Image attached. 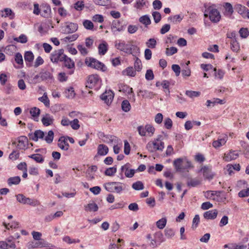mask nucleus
Segmentation results:
<instances>
[{
	"mask_svg": "<svg viewBox=\"0 0 249 249\" xmlns=\"http://www.w3.org/2000/svg\"><path fill=\"white\" fill-rule=\"evenodd\" d=\"M29 135L32 136V137H30V139L34 141L37 142L39 139L43 140L45 134L44 132L41 130H37L35 131L34 135L30 134Z\"/></svg>",
	"mask_w": 249,
	"mask_h": 249,
	"instance_id": "obj_20",
	"label": "nucleus"
},
{
	"mask_svg": "<svg viewBox=\"0 0 249 249\" xmlns=\"http://www.w3.org/2000/svg\"><path fill=\"white\" fill-rule=\"evenodd\" d=\"M123 75L134 77L136 75V71L134 70L133 67H129L122 71Z\"/></svg>",
	"mask_w": 249,
	"mask_h": 249,
	"instance_id": "obj_27",
	"label": "nucleus"
},
{
	"mask_svg": "<svg viewBox=\"0 0 249 249\" xmlns=\"http://www.w3.org/2000/svg\"><path fill=\"white\" fill-rule=\"evenodd\" d=\"M139 93L141 94L142 97L149 99H152L155 95L153 92L147 90H140Z\"/></svg>",
	"mask_w": 249,
	"mask_h": 249,
	"instance_id": "obj_28",
	"label": "nucleus"
},
{
	"mask_svg": "<svg viewBox=\"0 0 249 249\" xmlns=\"http://www.w3.org/2000/svg\"><path fill=\"white\" fill-rule=\"evenodd\" d=\"M83 24L86 29L91 30L93 29V24L89 20H85L83 21Z\"/></svg>",
	"mask_w": 249,
	"mask_h": 249,
	"instance_id": "obj_57",
	"label": "nucleus"
},
{
	"mask_svg": "<svg viewBox=\"0 0 249 249\" xmlns=\"http://www.w3.org/2000/svg\"><path fill=\"white\" fill-rule=\"evenodd\" d=\"M231 44V50L235 52H237L239 49L240 47L239 43L235 39H233L230 43Z\"/></svg>",
	"mask_w": 249,
	"mask_h": 249,
	"instance_id": "obj_41",
	"label": "nucleus"
},
{
	"mask_svg": "<svg viewBox=\"0 0 249 249\" xmlns=\"http://www.w3.org/2000/svg\"><path fill=\"white\" fill-rule=\"evenodd\" d=\"M66 58L64 53V50L60 49L53 51L50 55L51 61L53 63H57L58 61H63Z\"/></svg>",
	"mask_w": 249,
	"mask_h": 249,
	"instance_id": "obj_6",
	"label": "nucleus"
},
{
	"mask_svg": "<svg viewBox=\"0 0 249 249\" xmlns=\"http://www.w3.org/2000/svg\"><path fill=\"white\" fill-rule=\"evenodd\" d=\"M99 77L97 74H92L89 76L86 87L89 89L93 88L99 82Z\"/></svg>",
	"mask_w": 249,
	"mask_h": 249,
	"instance_id": "obj_10",
	"label": "nucleus"
},
{
	"mask_svg": "<svg viewBox=\"0 0 249 249\" xmlns=\"http://www.w3.org/2000/svg\"><path fill=\"white\" fill-rule=\"evenodd\" d=\"M134 68L135 71H140L142 69V62L138 57H135Z\"/></svg>",
	"mask_w": 249,
	"mask_h": 249,
	"instance_id": "obj_50",
	"label": "nucleus"
},
{
	"mask_svg": "<svg viewBox=\"0 0 249 249\" xmlns=\"http://www.w3.org/2000/svg\"><path fill=\"white\" fill-rule=\"evenodd\" d=\"M119 91L124 93L131 94L133 93L132 88L126 85H121L119 87Z\"/></svg>",
	"mask_w": 249,
	"mask_h": 249,
	"instance_id": "obj_31",
	"label": "nucleus"
},
{
	"mask_svg": "<svg viewBox=\"0 0 249 249\" xmlns=\"http://www.w3.org/2000/svg\"><path fill=\"white\" fill-rule=\"evenodd\" d=\"M108 50L107 43L105 41H103L98 46V52L100 55H104Z\"/></svg>",
	"mask_w": 249,
	"mask_h": 249,
	"instance_id": "obj_23",
	"label": "nucleus"
},
{
	"mask_svg": "<svg viewBox=\"0 0 249 249\" xmlns=\"http://www.w3.org/2000/svg\"><path fill=\"white\" fill-rule=\"evenodd\" d=\"M115 46L118 50L128 54H133L132 50L136 49L138 51L139 50V48L137 46L130 44H126L124 41H119L118 42L116 41Z\"/></svg>",
	"mask_w": 249,
	"mask_h": 249,
	"instance_id": "obj_4",
	"label": "nucleus"
},
{
	"mask_svg": "<svg viewBox=\"0 0 249 249\" xmlns=\"http://www.w3.org/2000/svg\"><path fill=\"white\" fill-rule=\"evenodd\" d=\"M30 113L34 118V120L38 121V117L40 113V109L36 107H34L30 109Z\"/></svg>",
	"mask_w": 249,
	"mask_h": 249,
	"instance_id": "obj_29",
	"label": "nucleus"
},
{
	"mask_svg": "<svg viewBox=\"0 0 249 249\" xmlns=\"http://www.w3.org/2000/svg\"><path fill=\"white\" fill-rule=\"evenodd\" d=\"M66 25L63 26L62 32L64 34H71L76 32L78 28V24L77 23L73 22H67Z\"/></svg>",
	"mask_w": 249,
	"mask_h": 249,
	"instance_id": "obj_8",
	"label": "nucleus"
},
{
	"mask_svg": "<svg viewBox=\"0 0 249 249\" xmlns=\"http://www.w3.org/2000/svg\"><path fill=\"white\" fill-rule=\"evenodd\" d=\"M73 7L77 11H82L84 7V2L83 1H77L74 4Z\"/></svg>",
	"mask_w": 249,
	"mask_h": 249,
	"instance_id": "obj_54",
	"label": "nucleus"
},
{
	"mask_svg": "<svg viewBox=\"0 0 249 249\" xmlns=\"http://www.w3.org/2000/svg\"><path fill=\"white\" fill-rule=\"evenodd\" d=\"M132 187L135 190H142L144 189V185L141 181H137L133 183Z\"/></svg>",
	"mask_w": 249,
	"mask_h": 249,
	"instance_id": "obj_47",
	"label": "nucleus"
},
{
	"mask_svg": "<svg viewBox=\"0 0 249 249\" xmlns=\"http://www.w3.org/2000/svg\"><path fill=\"white\" fill-rule=\"evenodd\" d=\"M84 209L86 212H96L98 210V207L95 203L93 202L85 205Z\"/></svg>",
	"mask_w": 249,
	"mask_h": 249,
	"instance_id": "obj_25",
	"label": "nucleus"
},
{
	"mask_svg": "<svg viewBox=\"0 0 249 249\" xmlns=\"http://www.w3.org/2000/svg\"><path fill=\"white\" fill-rule=\"evenodd\" d=\"M139 21L144 24L145 26L150 24L151 20L147 15L142 16L139 18Z\"/></svg>",
	"mask_w": 249,
	"mask_h": 249,
	"instance_id": "obj_40",
	"label": "nucleus"
},
{
	"mask_svg": "<svg viewBox=\"0 0 249 249\" xmlns=\"http://www.w3.org/2000/svg\"><path fill=\"white\" fill-rule=\"evenodd\" d=\"M213 71H214V75L215 78H218L219 79H222L224 75L225 74V71L221 69H218L217 70L216 68H214L213 69Z\"/></svg>",
	"mask_w": 249,
	"mask_h": 249,
	"instance_id": "obj_44",
	"label": "nucleus"
},
{
	"mask_svg": "<svg viewBox=\"0 0 249 249\" xmlns=\"http://www.w3.org/2000/svg\"><path fill=\"white\" fill-rule=\"evenodd\" d=\"M64 62V65L68 69H71L74 67V63L71 59L66 55V58L63 61Z\"/></svg>",
	"mask_w": 249,
	"mask_h": 249,
	"instance_id": "obj_35",
	"label": "nucleus"
},
{
	"mask_svg": "<svg viewBox=\"0 0 249 249\" xmlns=\"http://www.w3.org/2000/svg\"><path fill=\"white\" fill-rule=\"evenodd\" d=\"M227 137L226 136H224L222 138H219L217 140L213 142V146L215 148H218L225 144L227 142Z\"/></svg>",
	"mask_w": 249,
	"mask_h": 249,
	"instance_id": "obj_26",
	"label": "nucleus"
},
{
	"mask_svg": "<svg viewBox=\"0 0 249 249\" xmlns=\"http://www.w3.org/2000/svg\"><path fill=\"white\" fill-rule=\"evenodd\" d=\"M42 81V79L41 78V76L40 73L35 75L34 77L30 79V83L32 84H36V83H38Z\"/></svg>",
	"mask_w": 249,
	"mask_h": 249,
	"instance_id": "obj_62",
	"label": "nucleus"
},
{
	"mask_svg": "<svg viewBox=\"0 0 249 249\" xmlns=\"http://www.w3.org/2000/svg\"><path fill=\"white\" fill-rule=\"evenodd\" d=\"M25 204H28L35 207L40 205V202L37 199H31L29 197H27Z\"/></svg>",
	"mask_w": 249,
	"mask_h": 249,
	"instance_id": "obj_39",
	"label": "nucleus"
},
{
	"mask_svg": "<svg viewBox=\"0 0 249 249\" xmlns=\"http://www.w3.org/2000/svg\"><path fill=\"white\" fill-rule=\"evenodd\" d=\"M164 234L168 239L173 238L175 235V231L172 228H166L164 231Z\"/></svg>",
	"mask_w": 249,
	"mask_h": 249,
	"instance_id": "obj_37",
	"label": "nucleus"
},
{
	"mask_svg": "<svg viewBox=\"0 0 249 249\" xmlns=\"http://www.w3.org/2000/svg\"><path fill=\"white\" fill-rule=\"evenodd\" d=\"M122 110L124 112H128L131 109V105L127 100H124L121 104Z\"/></svg>",
	"mask_w": 249,
	"mask_h": 249,
	"instance_id": "obj_38",
	"label": "nucleus"
},
{
	"mask_svg": "<svg viewBox=\"0 0 249 249\" xmlns=\"http://www.w3.org/2000/svg\"><path fill=\"white\" fill-rule=\"evenodd\" d=\"M203 173V176L207 179H211L213 178L214 174L212 171V168L210 166H204L200 170Z\"/></svg>",
	"mask_w": 249,
	"mask_h": 249,
	"instance_id": "obj_13",
	"label": "nucleus"
},
{
	"mask_svg": "<svg viewBox=\"0 0 249 249\" xmlns=\"http://www.w3.org/2000/svg\"><path fill=\"white\" fill-rule=\"evenodd\" d=\"M130 164L126 163L121 167V171L124 172V175L126 177L131 178L133 177L135 170L134 169H129Z\"/></svg>",
	"mask_w": 249,
	"mask_h": 249,
	"instance_id": "obj_12",
	"label": "nucleus"
},
{
	"mask_svg": "<svg viewBox=\"0 0 249 249\" xmlns=\"http://www.w3.org/2000/svg\"><path fill=\"white\" fill-rule=\"evenodd\" d=\"M157 41L155 38H150L146 42V46L149 48L154 49L156 47Z\"/></svg>",
	"mask_w": 249,
	"mask_h": 249,
	"instance_id": "obj_49",
	"label": "nucleus"
},
{
	"mask_svg": "<svg viewBox=\"0 0 249 249\" xmlns=\"http://www.w3.org/2000/svg\"><path fill=\"white\" fill-rule=\"evenodd\" d=\"M101 99L104 101L107 105H109L111 103L114 98L113 93L109 90L108 91H105L100 96Z\"/></svg>",
	"mask_w": 249,
	"mask_h": 249,
	"instance_id": "obj_11",
	"label": "nucleus"
},
{
	"mask_svg": "<svg viewBox=\"0 0 249 249\" xmlns=\"http://www.w3.org/2000/svg\"><path fill=\"white\" fill-rule=\"evenodd\" d=\"M28 139L25 136H21L18 140L17 147L19 149L25 150L27 148Z\"/></svg>",
	"mask_w": 249,
	"mask_h": 249,
	"instance_id": "obj_18",
	"label": "nucleus"
},
{
	"mask_svg": "<svg viewBox=\"0 0 249 249\" xmlns=\"http://www.w3.org/2000/svg\"><path fill=\"white\" fill-rule=\"evenodd\" d=\"M177 52L178 49L177 48L174 47H171L170 48H166L165 53L167 56H171L177 53Z\"/></svg>",
	"mask_w": 249,
	"mask_h": 249,
	"instance_id": "obj_55",
	"label": "nucleus"
},
{
	"mask_svg": "<svg viewBox=\"0 0 249 249\" xmlns=\"http://www.w3.org/2000/svg\"><path fill=\"white\" fill-rule=\"evenodd\" d=\"M51 9L50 6H42L41 8V15L44 17H48L51 13Z\"/></svg>",
	"mask_w": 249,
	"mask_h": 249,
	"instance_id": "obj_32",
	"label": "nucleus"
},
{
	"mask_svg": "<svg viewBox=\"0 0 249 249\" xmlns=\"http://www.w3.org/2000/svg\"><path fill=\"white\" fill-rule=\"evenodd\" d=\"M239 33L240 36L243 38H246L249 35V32L248 29L246 28H241L239 31Z\"/></svg>",
	"mask_w": 249,
	"mask_h": 249,
	"instance_id": "obj_51",
	"label": "nucleus"
},
{
	"mask_svg": "<svg viewBox=\"0 0 249 249\" xmlns=\"http://www.w3.org/2000/svg\"><path fill=\"white\" fill-rule=\"evenodd\" d=\"M0 15L1 17H8L10 19H13L15 17L14 13L9 8H6L0 11Z\"/></svg>",
	"mask_w": 249,
	"mask_h": 249,
	"instance_id": "obj_17",
	"label": "nucleus"
},
{
	"mask_svg": "<svg viewBox=\"0 0 249 249\" xmlns=\"http://www.w3.org/2000/svg\"><path fill=\"white\" fill-rule=\"evenodd\" d=\"M89 60L90 62L88 64L89 66L97 70H100L102 71H105L107 70V67L103 63L94 58H90Z\"/></svg>",
	"mask_w": 249,
	"mask_h": 249,
	"instance_id": "obj_9",
	"label": "nucleus"
},
{
	"mask_svg": "<svg viewBox=\"0 0 249 249\" xmlns=\"http://www.w3.org/2000/svg\"><path fill=\"white\" fill-rule=\"evenodd\" d=\"M41 76L42 80H45L52 78L51 73L48 71H45L39 73Z\"/></svg>",
	"mask_w": 249,
	"mask_h": 249,
	"instance_id": "obj_59",
	"label": "nucleus"
},
{
	"mask_svg": "<svg viewBox=\"0 0 249 249\" xmlns=\"http://www.w3.org/2000/svg\"><path fill=\"white\" fill-rule=\"evenodd\" d=\"M29 158L33 159L37 163H42L44 161V157L39 153L34 154L28 156Z\"/></svg>",
	"mask_w": 249,
	"mask_h": 249,
	"instance_id": "obj_24",
	"label": "nucleus"
},
{
	"mask_svg": "<svg viewBox=\"0 0 249 249\" xmlns=\"http://www.w3.org/2000/svg\"><path fill=\"white\" fill-rule=\"evenodd\" d=\"M166 223V218H162L156 222V226L159 229H163L165 227Z\"/></svg>",
	"mask_w": 249,
	"mask_h": 249,
	"instance_id": "obj_46",
	"label": "nucleus"
},
{
	"mask_svg": "<svg viewBox=\"0 0 249 249\" xmlns=\"http://www.w3.org/2000/svg\"><path fill=\"white\" fill-rule=\"evenodd\" d=\"M54 137V133L52 130H49L46 136L44 137V139L47 143L50 144L53 142Z\"/></svg>",
	"mask_w": 249,
	"mask_h": 249,
	"instance_id": "obj_36",
	"label": "nucleus"
},
{
	"mask_svg": "<svg viewBox=\"0 0 249 249\" xmlns=\"http://www.w3.org/2000/svg\"><path fill=\"white\" fill-rule=\"evenodd\" d=\"M16 246L15 243H12L11 244H8L5 241H0V249H8L12 248L15 249Z\"/></svg>",
	"mask_w": 249,
	"mask_h": 249,
	"instance_id": "obj_34",
	"label": "nucleus"
},
{
	"mask_svg": "<svg viewBox=\"0 0 249 249\" xmlns=\"http://www.w3.org/2000/svg\"><path fill=\"white\" fill-rule=\"evenodd\" d=\"M16 196V198H17V200L21 203V204H25V202L26 200V198L27 197L24 196L23 194H18Z\"/></svg>",
	"mask_w": 249,
	"mask_h": 249,
	"instance_id": "obj_64",
	"label": "nucleus"
},
{
	"mask_svg": "<svg viewBox=\"0 0 249 249\" xmlns=\"http://www.w3.org/2000/svg\"><path fill=\"white\" fill-rule=\"evenodd\" d=\"M78 37V35L75 34L71 36H67L64 38V40L66 42H72L77 39Z\"/></svg>",
	"mask_w": 249,
	"mask_h": 249,
	"instance_id": "obj_63",
	"label": "nucleus"
},
{
	"mask_svg": "<svg viewBox=\"0 0 249 249\" xmlns=\"http://www.w3.org/2000/svg\"><path fill=\"white\" fill-rule=\"evenodd\" d=\"M165 241V239L162 233L160 231H159L154 233V238L151 239L149 246L152 248H156Z\"/></svg>",
	"mask_w": 249,
	"mask_h": 249,
	"instance_id": "obj_5",
	"label": "nucleus"
},
{
	"mask_svg": "<svg viewBox=\"0 0 249 249\" xmlns=\"http://www.w3.org/2000/svg\"><path fill=\"white\" fill-rule=\"evenodd\" d=\"M34 58V55L31 51L26 52L24 54V59L26 62L31 63Z\"/></svg>",
	"mask_w": 249,
	"mask_h": 249,
	"instance_id": "obj_42",
	"label": "nucleus"
},
{
	"mask_svg": "<svg viewBox=\"0 0 249 249\" xmlns=\"http://www.w3.org/2000/svg\"><path fill=\"white\" fill-rule=\"evenodd\" d=\"M54 119L49 114H46L41 119V122L44 126H47L53 124Z\"/></svg>",
	"mask_w": 249,
	"mask_h": 249,
	"instance_id": "obj_19",
	"label": "nucleus"
},
{
	"mask_svg": "<svg viewBox=\"0 0 249 249\" xmlns=\"http://www.w3.org/2000/svg\"><path fill=\"white\" fill-rule=\"evenodd\" d=\"M48 246V243H47L45 240L36 241H30L28 242L27 245V247L29 249L47 247Z\"/></svg>",
	"mask_w": 249,
	"mask_h": 249,
	"instance_id": "obj_7",
	"label": "nucleus"
},
{
	"mask_svg": "<svg viewBox=\"0 0 249 249\" xmlns=\"http://www.w3.org/2000/svg\"><path fill=\"white\" fill-rule=\"evenodd\" d=\"M185 94L190 98L193 99L195 97H198L200 95V92L196 91L186 90Z\"/></svg>",
	"mask_w": 249,
	"mask_h": 249,
	"instance_id": "obj_43",
	"label": "nucleus"
},
{
	"mask_svg": "<svg viewBox=\"0 0 249 249\" xmlns=\"http://www.w3.org/2000/svg\"><path fill=\"white\" fill-rule=\"evenodd\" d=\"M57 145L60 148L64 151L68 150L70 146L67 142V138L64 136L61 137L59 139Z\"/></svg>",
	"mask_w": 249,
	"mask_h": 249,
	"instance_id": "obj_14",
	"label": "nucleus"
},
{
	"mask_svg": "<svg viewBox=\"0 0 249 249\" xmlns=\"http://www.w3.org/2000/svg\"><path fill=\"white\" fill-rule=\"evenodd\" d=\"M38 100L40 102H42L46 107H49L50 101H49L47 95L46 94V93H44L42 97H39L38 98Z\"/></svg>",
	"mask_w": 249,
	"mask_h": 249,
	"instance_id": "obj_52",
	"label": "nucleus"
},
{
	"mask_svg": "<svg viewBox=\"0 0 249 249\" xmlns=\"http://www.w3.org/2000/svg\"><path fill=\"white\" fill-rule=\"evenodd\" d=\"M145 0H136L134 7L141 10L145 5Z\"/></svg>",
	"mask_w": 249,
	"mask_h": 249,
	"instance_id": "obj_58",
	"label": "nucleus"
},
{
	"mask_svg": "<svg viewBox=\"0 0 249 249\" xmlns=\"http://www.w3.org/2000/svg\"><path fill=\"white\" fill-rule=\"evenodd\" d=\"M20 178L18 176L11 177L8 179L7 183L9 186L18 185L20 183Z\"/></svg>",
	"mask_w": 249,
	"mask_h": 249,
	"instance_id": "obj_30",
	"label": "nucleus"
},
{
	"mask_svg": "<svg viewBox=\"0 0 249 249\" xmlns=\"http://www.w3.org/2000/svg\"><path fill=\"white\" fill-rule=\"evenodd\" d=\"M112 32L115 34L117 32H121L124 30V27L121 25L120 22L118 20L113 21L111 26Z\"/></svg>",
	"mask_w": 249,
	"mask_h": 249,
	"instance_id": "obj_16",
	"label": "nucleus"
},
{
	"mask_svg": "<svg viewBox=\"0 0 249 249\" xmlns=\"http://www.w3.org/2000/svg\"><path fill=\"white\" fill-rule=\"evenodd\" d=\"M66 96L68 98H73L75 96V93L72 87H70L65 91Z\"/></svg>",
	"mask_w": 249,
	"mask_h": 249,
	"instance_id": "obj_60",
	"label": "nucleus"
},
{
	"mask_svg": "<svg viewBox=\"0 0 249 249\" xmlns=\"http://www.w3.org/2000/svg\"><path fill=\"white\" fill-rule=\"evenodd\" d=\"M146 131L147 133V136L151 137L155 132V129L153 126L150 124L145 125Z\"/></svg>",
	"mask_w": 249,
	"mask_h": 249,
	"instance_id": "obj_48",
	"label": "nucleus"
},
{
	"mask_svg": "<svg viewBox=\"0 0 249 249\" xmlns=\"http://www.w3.org/2000/svg\"><path fill=\"white\" fill-rule=\"evenodd\" d=\"M204 17H208L210 20L213 23L219 21L221 15L218 10L214 5L208 7L204 11Z\"/></svg>",
	"mask_w": 249,
	"mask_h": 249,
	"instance_id": "obj_2",
	"label": "nucleus"
},
{
	"mask_svg": "<svg viewBox=\"0 0 249 249\" xmlns=\"http://www.w3.org/2000/svg\"><path fill=\"white\" fill-rule=\"evenodd\" d=\"M225 102L223 100H221L219 98L214 99L213 101L211 100H207L206 102V105L207 107L213 106V107L216 104H219L220 105L224 104Z\"/></svg>",
	"mask_w": 249,
	"mask_h": 249,
	"instance_id": "obj_33",
	"label": "nucleus"
},
{
	"mask_svg": "<svg viewBox=\"0 0 249 249\" xmlns=\"http://www.w3.org/2000/svg\"><path fill=\"white\" fill-rule=\"evenodd\" d=\"M182 19V17L179 15H177L173 17H170L168 18V20L174 23H177V22H180Z\"/></svg>",
	"mask_w": 249,
	"mask_h": 249,
	"instance_id": "obj_61",
	"label": "nucleus"
},
{
	"mask_svg": "<svg viewBox=\"0 0 249 249\" xmlns=\"http://www.w3.org/2000/svg\"><path fill=\"white\" fill-rule=\"evenodd\" d=\"M108 152V148L103 144H100L97 147V154L100 156H105Z\"/></svg>",
	"mask_w": 249,
	"mask_h": 249,
	"instance_id": "obj_21",
	"label": "nucleus"
},
{
	"mask_svg": "<svg viewBox=\"0 0 249 249\" xmlns=\"http://www.w3.org/2000/svg\"><path fill=\"white\" fill-rule=\"evenodd\" d=\"M238 156L239 154L237 151L231 150L228 153L225 154L224 159L226 161H230L236 159Z\"/></svg>",
	"mask_w": 249,
	"mask_h": 249,
	"instance_id": "obj_15",
	"label": "nucleus"
},
{
	"mask_svg": "<svg viewBox=\"0 0 249 249\" xmlns=\"http://www.w3.org/2000/svg\"><path fill=\"white\" fill-rule=\"evenodd\" d=\"M117 169L115 167H110L107 169L105 172V174L107 176H112L116 172Z\"/></svg>",
	"mask_w": 249,
	"mask_h": 249,
	"instance_id": "obj_53",
	"label": "nucleus"
},
{
	"mask_svg": "<svg viewBox=\"0 0 249 249\" xmlns=\"http://www.w3.org/2000/svg\"><path fill=\"white\" fill-rule=\"evenodd\" d=\"M105 189L109 192L120 194L125 189V184L120 182H109L105 183Z\"/></svg>",
	"mask_w": 249,
	"mask_h": 249,
	"instance_id": "obj_3",
	"label": "nucleus"
},
{
	"mask_svg": "<svg viewBox=\"0 0 249 249\" xmlns=\"http://www.w3.org/2000/svg\"><path fill=\"white\" fill-rule=\"evenodd\" d=\"M105 140L104 142L107 143H112L113 142H116L117 138L113 135H106L105 136Z\"/></svg>",
	"mask_w": 249,
	"mask_h": 249,
	"instance_id": "obj_56",
	"label": "nucleus"
},
{
	"mask_svg": "<svg viewBox=\"0 0 249 249\" xmlns=\"http://www.w3.org/2000/svg\"><path fill=\"white\" fill-rule=\"evenodd\" d=\"M217 215V211L216 210H213L211 211H207L204 213V217L207 219H214Z\"/></svg>",
	"mask_w": 249,
	"mask_h": 249,
	"instance_id": "obj_22",
	"label": "nucleus"
},
{
	"mask_svg": "<svg viewBox=\"0 0 249 249\" xmlns=\"http://www.w3.org/2000/svg\"><path fill=\"white\" fill-rule=\"evenodd\" d=\"M201 182L199 180L196 178L191 179L187 181V185L189 187H196L200 184Z\"/></svg>",
	"mask_w": 249,
	"mask_h": 249,
	"instance_id": "obj_45",
	"label": "nucleus"
},
{
	"mask_svg": "<svg viewBox=\"0 0 249 249\" xmlns=\"http://www.w3.org/2000/svg\"><path fill=\"white\" fill-rule=\"evenodd\" d=\"M173 165L176 171L179 172L188 171L189 169L193 168L192 162L186 157L175 160L173 162Z\"/></svg>",
	"mask_w": 249,
	"mask_h": 249,
	"instance_id": "obj_1",
	"label": "nucleus"
}]
</instances>
